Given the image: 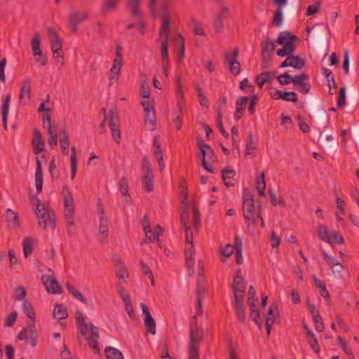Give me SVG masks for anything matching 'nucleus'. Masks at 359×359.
Here are the masks:
<instances>
[{"label":"nucleus","instance_id":"nucleus-28","mask_svg":"<svg viewBox=\"0 0 359 359\" xmlns=\"http://www.w3.org/2000/svg\"><path fill=\"white\" fill-rule=\"evenodd\" d=\"M121 0H104L101 6L100 12L102 15L116 10Z\"/></svg>","mask_w":359,"mask_h":359},{"label":"nucleus","instance_id":"nucleus-30","mask_svg":"<svg viewBox=\"0 0 359 359\" xmlns=\"http://www.w3.org/2000/svg\"><path fill=\"white\" fill-rule=\"evenodd\" d=\"M140 0H128V6L131 12V14L137 20H140L142 17V13L140 11Z\"/></svg>","mask_w":359,"mask_h":359},{"label":"nucleus","instance_id":"nucleus-41","mask_svg":"<svg viewBox=\"0 0 359 359\" xmlns=\"http://www.w3.org/2000/svg\"><path fill=\"white\" fill-rule=\"evenodd\" d=\"M62 195L64 197V207L74 206L72 193L67 186L63 187Z\"/></svg>","mask_w":359,"mask_h":359},{"label":"nucleus","instance_id":"nucleus-2","mask_svg":"<svg viewBox=\"0 0 359 359\" xmlns=\"http://www.w3.org/2000/svg\"><path fill=\"white\" fill-rule=\"evenodd\" d=\"M203 338V334L199 330L196 317L194 316L190 323L189 330V358L188 359H199V344Z\"/></svg>","mask_w":359,"mask_h":359},{"label":"nucleus","instance_id":"nucleus-63","mask_svg":"<svg viewBox=\"0 0 359 359\" xmlns=\"http://www.w3.org/2000/svg\"><path fill=\"white\" fill-rule=\"evenodd\" d=\"M320 5L321 2L318 1L316 4L309 6L306 10V15L310 16L318 12L320 8Z\"/></svg>","mask_w":359,"mask_h":359},{"label":"nucleus","instance_id":"nucleus-48","mask_svg":"<svg viewBox=\"0 0 359 359\" xmlns=\"http://www.w3.org/2000/svg\"><path fill=\"white\" fill-rule=\"evenodd\" d=\"M334 195L335 196V203L337 208V210L340 211L341 215L345 214V206L346 202L345 201L338 196L337 191L336 189L333 191Z\"/></svg>","mask_w":359,"mask_h":359},{"label":"nucleus","instance_id":"nucleus-62","mask_svg":"<svg viewBox=\"0 0 359 359\" xmlns=\"http://www.w3.org/2000/svg\"><path fill=\"white\" fill-rule=\"evenodd\" d=\"M280 243V238L275 231H272L270 237V244L272 248H278Z\"/></svg>","mask_w":359,"mask_h":359},{"label":"nucleus","instance_id":"nucleus-46","mask_svg":"<svg viewBox=\"0 0 359 359\" xmlns=\"http://www.w3.org/2000/svg\"><path fill=\"white\" fill-rule=\"evenodd\" d=\"M5 221L10 224H18V214L11 209H7L5 215Z\"/></svg>","mask_w":359,"mask_h":359},{"label":"nucleus","instance_id":"nucleus-44","mask_svg":"<svg viewBox=\"0 0 359 359\" xmlns=\"http://www.w3.org/2000/svg\"><path fill=\"white\" fill-rule=\"evenodd\" d=\"M22 310L24 313L29 318V320H35V312L30 302L25 300L22 304Z\"/></svg>","mask_w":359,"mask_h":359},{"label":"nucleus","instance_id":"nucleus-53","mask_svg":"<svg viewBox=\"0 0 359 359\" xmlns=\"http://www.w3.org/2000/svg\"><path fill=\"white\" fill-rule=\"evenodd\" d=\"M315 329L318 332H322L324 330V323L319 313H316L313 318Z\"/></svg>","mask_w":359,"mask_h":359},{"label":"nucleus","instance_id":"nucleus-59","mask_svg":"<svg viewBox=\"0 0 359 359\" xmlns=\"http://www.w3.org/2000/svg\"><path fill=\"white\" fill-rule=\"evenodd\" d=\"M119 187L121 194L123 196H128L130 198V196L128 195V180L125 177H122L121 179L119 181Z\"/></svg>","mask_w":359,"mask_h":359},{"label":"nucleus","instance_id":"nucleus-49","mask_svg":"<svg viewBox=\"0 0 359 359\" xmlns=\"http://www.w3.org/2000/svg\"><path fill=\"white\" fill-rule=\"evenodd\" d=\"M294 77L286 72L277 77L278 81L282 86L288 85L290 83H293Z\"/></svg>","mask_w":359,"mask_h":359},{"label":"nucleus","instance_id":"nucleus-25","mask_svg":"<svg viewBox=\"0 0 359 359\" xmlns=\"http://www.w3.org/2000/svg\"><path fill=\"white\" fill-rule=\"evenodd\" d=\"M182 195H183V199L181 203L182 212L180 215L181 224H187L189 222V212H188V204L187 203V190L182 191Z\"/></svg>","mask_w":359,"mask_h":359},{"label":"nucleus","instance_id":"nucleus-45","mask_svg":"<svg viewBox=\"0 0 359 359\" xmlns=\"http://www.w3.org/2000/svg\"><path fill=\"white\" fill-rule=\"evenodd\" d=\"M264 173L262 172L256 180L257 184V189L259 193V195L263 196L265 195V189H266V182L264 180Z\"/></svg>","mask_w":359,"mask_h":359},{"label":"nucleus","instance_id":"nucleus-64","mask_svg":"<svg viewBox=\"0 0 359 359\" xmlns=\"http://www.w3.org/2000/svg\"><path fill=\"white\" fill-rule=\"evenodd\" d=\"M18 317V313L16 311H12L8 316L6 318L4 326L5 327H12Z\"/></svg>","mask_w":359,"mask_h":359},{"label":"nucleus","instance_id":"nucleus-54","mask_svg":"<svg viewBox=\"0 0 359 359\" xmlns=\"http://www.w3.org/2000/svg\"><path fill=\"white\" fill-rule=\"evenodd\" d=\"M64 214H65V218L67 219L68 224H74V206L65 207Z\"/></svg>","mask_w":359,"mask_h":359},{"label":"nucleus","instance_id":"nucleus-15","mask_svg":"<svg viewBox=\"0 0 359 359\" xmlns=\"http://www.w3.org/2000/svg\"><path fill=\"white\" fill-rule=\"evenodd\" d=\"M41 281L48 293L60 294L62 292V288L53 276L43 274L41 276Z\"/></svg>","mask_w":359,"mask_h":359},{"label":"nucleus","instance_id":"nucleus-1","mask_svg":"<svg viewBox=\"0 0 359 359\" xmlns=\"http://www.w3.org/2000/svg\"><path fill=\"white\" fill-rule=\"evenodd\" d=\"M77 328L80 334L86 338L88 346L95 353L100 354V348L98 344L100 334L98 328L92 323H87L81 311H77L75 313Z\"/></svg>","mask_w":359,"mask_h":359},{"label":"nucleus","instance_id":"nucleus-12","mask_svg":"<svg viewBox=\"0 0 359 359\" xmlns=\"http://www.w3.org/2000/svg\"><path fill=\"white\" fill-rule=\"evenodd\" d=\"M109 126L111 132V136L116 143L120 142L121 134L119 128V120L117 109L114 107L109 111Z\"/></svg>","mask_w":359,"mask_h":359},{"label":"nucleus","instance_id":"nucleus-4","mask_svg":"<svg viewBox=\"0 0 359 359\" xmlns=\"http://www.w3.org/2000/svg\"><path fill=\"white\" fill-rule=\"evenodd\" d=\"M185 232V248L184 256L186 258V266L191 269L194 265L195 249L193 243L194 233L198 232V226H184Z\"/></svg>","mask_w":359,"mask_h":359},{"label":"nucleus","instance_id":"nucleus-51","mask_svg":"<svg viewBox=\"0 0 359 359\" xmlns=\"http://www.w3.org/2000/svg\"><path fill=\"white\" fill-rule=\"evenodd\" d=\"M282 7L278 6L275 11L273 23L276 27H280L283 22V11Z\"/></svg>","mask_w":359,"mask_h":359},{"label":"nucleus","instance_id":"nucleus-23","mask_svg":"<svg viewBox=\"0 0 359 359\" xmlns=\"http://www.w3.org/2000/svg\"><path fill=\"white\" fill-rule=\"evenodd\" d=\"M161 25L159 32V38L168 39L170 26V18L167 14L161 15Z\"/></svg>","mask_w":359,"mask_h":359},{"label":"nucleus","instance_id":"nucleus-42","mask_svg":"<svg viewBox=\"0 0 359 359\" xmlns=\"http://www.w3.org/2000/svg\"><path fill=\"white\" fill-rule=\"evenodd\" d=\"M23 253L25 257H28L33 252V243L30 237H26L22 241Z\"/></svg>","mask_w":359,"mask_h":359},{"label":"nucleus","instance_id":"nucleus-26","mask_svg":"<svg viewBox=\"0 0 359 359\" xmlns=\"http://www.w3.org/2000/svg\"><path fill=\"white\" fill-rule=\"evenodd\" d=\"M322 255L327 264L331 267L333 272H341L343 266L340 264L337 259L329 255L327 252H323Z\"/></svg>","mask_w":359,"mask_h":359},{"label":"nucleus","instance_id":"nucleus-24","mask_svg":"<svg viewBox=\"0 0 359 359\" xmlns=\"http://www.w3.org/2000/svg\"><path fill=\"white\" fill-rule=\"evenodd\" d=\"M234 308L238 320L243 324L245 323L246 315L243 299H235Z\"/></svg>","mask_w":359,"mask_h":359},{"label":"nucleus","instance_id":"nucleus-58","mask_svg":"<svg viewBox=\"0 0 359 359\" xmlns=\"http://www.w3.org/2000/svg\"><path fill=\"white\" fill-rule=\"evenodd\" d=\"M282 100L296 103L298 101L297 94L294 91L283 92Z\"/></svg>","mask_w":359,"mask_h":359},{"label":"nucleus","instance_id":"nucleus-34","mask_svg":"<svg viewBox=\"0 0 359 359\" xmlns=\"http://www.w3.org/2000/svg\"><path fill=\"white\" fill-rule=\"evenodd\" d=\"M104 352L107 359H124L121 351L116 348L107 346Z\"/></svg>","mask_w":359,"mask_h":359},{"label":"nucleus","instance_id":"nucleus-8","mask_svg":"<svg viewBox=\"0 0 359 359\" xmlns=\"http://www.w3.org/2000/svg\"><path fill=\"white\" fill-rule=\"evenodd\" d=\"M48 39L50 43V48L55 57L63 58L62 41L57 32L53 29H48Z\"/></svg>","mask_w":359,"mask_h":359},{"label":"nucleus","instance_id":"nucleus-27","mask_svg":"<svg viewBox=\"0 0 359 359\" xmlns=\"http://www.w3.org/2000/svg\"><path fill=\"white\" fill-rule=\"evenodd\" d=\"M10 102H11V95L7 94L5 95L2 106H1V116H2V121H3V125L5 130H7V117L8 114V109L10 106Z\"/></svg>","mask_w":359,"mask_h":359},{"label":"nucleus","instance_id":"nucleus-52","mask_svg":"<svg viewBox=\"0 0 359 359\" xmlns=\"http://www.w3.org/2000/svg\"><path fill=\"white\" fill-rule=\"evenodd\" d=\"M140 264L142 272L151 280V285H154V278L148 264L142 260H140Z\"/></svg>","mask_w":359,"mask_h":359},{"label":"nucleus","instance_id":"nucleus-14","mask_svg":"<svg viewBox=\"0 0 359 359\" xmlns=\"http://www.w3.org/2000/svg\"><path fill=\"white\" fill-rule=\"evenodd\" d=\"M88 18V13L87 11L78 12L73 11L70 13L68 20L69 27L72 33H76L78 31L79 24L83 22Z\"/></svg>","mask_w":359,"mask_h":359},{"label":"nucleus","instance_id":"nucleus-16","mask_svg":"<svg viewBox=\"0 0 359 359\" xmlns=\"http://www.w3.org/2000/svg\"><path fill=\"white\" fill-rule=\"evenodd\" d=\"M309 76L306 74H302L300 75L294 76L293 83L298 86L297 90L301 93L306 95L308 94L311 90V85L309 83Z\"/></svg>","mask_w":359,"mask_h":359},{"label":"nucleus","instance_id":"nucleus-43","mask_svg":"<svg viewBox=\"0 0 359 359\" xmlns=\"http://www.w3.org/2000/svg\"><path fill=\"white\" fill-rule=\"evenodd\" d=\"M144 323L147 331L151 334H156V322L151 315H148L144 318Z\"/></svg>","mask_w":359,"mask_h":359},{"label":"nucleus","instance_id":"nucleus-7","mask_svg":"<svg viewBox=\"0 0 359 359\" xmlns=\"http://www.w3.org/2000/svg\"><path fill=\"white\" fill-rule=\"evenodd\" d=\"M122 46L119 44L116 45V56L113 62V65L110 69L111 75L109 77L110 84L118 79L121 69L123 66Z\"/></svg>","mask_w":359,"mask_h":359},{"label":"nucleus","instance_id":"nucleus-57","mask_svg":"<svg viewBox=\"0 0 359 359\" xmlns=\"http://www.w3.org/2000/svg\"><path fill=\"white\" fill-rule=\"evenodd\" d=\"M295 50V48H292L290 45H287L283 46L282 48L278 49L276 51L277 55L279 57H285L287 55L290 56L292 54Z\"/></svg>","mask_w":359,"mask_h":359},{"label":"nucleus","instance_id":"nucleus-22","mask_svg":"<svg viewBox=\"0 0 359 359\" xmlns=\"http://www.w3.org/2000/svg\"><path fill=\"white\" fill-rule=\"evenodd\" d=\"M249 100L248 97L241 96L236 102V111L234 112V119L238 121L244 114L245 109Z\"/></svg>","mask_w":359,"mask_h":359},{"label":"nucleus","instance_id":"nucleus-20","mask_svg":"<svg viewBox=\"0 0 359 359\" xmlns=\"http://www.w3.org/2000/svg\"><path fill=\"white\" fill-rule=\"evenodd\" d=\"M31 97V79L27 78L23 80L20 93V102L22 104H27Z\"/></svg>","mask_w":359,"mask_h":359},{"label":"nucleus","instance_id":"nucleus-35","mask_svg":"<svg viewBox=\"0 0 359 359\" xmlns=\"http://www.w3.org/2000/svg\"><path fill=\"white\" fill-rule=\"evenodd\" d=\"M72 154L70 156L71 179L73 180L77 172V156L75 147H71Z\"/></svg>","mask_w":359,"mask_h":359},{"label":"nucleus","instance_id":"nucleus-36","mask_svg":"<svg viewBox=\"0 0 359 359\" xmlns=\"http://www.w3.org/2000/svg\"><path fill=\"white\" fill-rule=\"evenodd\" d=\"M53 316L58 320L67 318L68 314L66 307L63 304H56L53 310Z\"/></svg>","mask_w":359,"mask_h":359},{"label":"nucleus","instance_id":"nucleus-9","mask_svg":"<svg viewBox=\"0 0 359 359\" xmlns=\"http://www.w3.org/2000/svg\"><path fill=\"white\" fill-rule=\"evenodd\" d=\"M232 290L235 299H243L245 294V285L244 278L241 275V271L238 269L232 283Z\"/></svg>","mask_w":359,"mask_h":359},{"label":"nucleus","instance_id":"nucleus-47","mask_svg":"<svg viewBox=\"0 0 359 359\" xmlns=\"http://www.w3.org/2000/svg\"><path fill=\"white\" fill-rule=\"evenodd\" d=\"M250 309V318L257 325V326L261 328L260 323V313L259 310L257 308L256 304H254V306H249Z\"/></svg>","mask_w":359,"mask_h":359},{"label":"nucleus","instance_id":"nucleus-21","mask_svg":"<svg viewBox=\"0 0 359 359\" xmlns=\"http://www.w3.org/2000/svg\"><path fill=\"white\" fill-rule=\"evenodd\" d=\"M32 144L33 146V152L35 155H38L45 149V142L42 138L41 132L38 129L34 130Z\"/></svg>","mask_w":359,"mask_h":359},{"label":"nucleus","instance_id":"nucleus-29","mask_svg":"<svg viewBox=\"0 0 359 359\" xmlns=\"http://www.w3.org/2000/svg\"><path fill=\"white\" fill-rule=\"evenodd\" d=\"M222 180L226 187L234 185V177L236 176V171L233 170H228L226 168L222 171Z\"/></svg>","mask_w":359,"mask_h":359},{"label":"nucleus","instance_id":"nucleus-60","mask_svg":"<svg viewBox=\"0 0 359 359\" xmlns=\"http://www.w3.org/2000/svg\"><path fill=\"white\" fill-rule=\"evenodd\" d=\"M337 342L341 346V348L351 358H353V353L351 349L346 345V342L343 340V339L340 337H337Z\"/></svg>","mask_w":359,"mask_h":359},{"label":"nucleus","instance_id":"nucleus-18","mask_svg":"<svg viewBox=\"0 0 359 359\" xmlns=\"http://www.w3.org/2000/svg\"><path fill=\"white\" fill-rule=\"evenodd\" d=\"M304 65V60H303L299 55H290L281 63L280 67L285 68L291 67L296 69H302Z\"/></svg>","mask_w":359,"mask_h":359},{"label":"nucleus","instance_id":"nucleus-56","mask_svg":"<svg viewBox=\"0 0 359 359\" xmlns=\"http://www.w3.org/2000/svg\"><path fill=\"white\" fill-rule=\"evenodd\" d=\"M217 126L219 132L222 134V135L225 138H228L229 136V134L225 130V129L223 126V123H222V113H221V111L219 109L217 110Z\"/></svg>","mask_w":359,"mask_h":359},{"label":"nucleus","instance_id":"nucleus-13","mask_svg":"<svg viewBox=\"0 0 359 359\" xmlns=\"http://www.w3.org/2000/svg\"><path fill=\"white\" fill-rule=\"evenodd\" d=\"M238 56V48H235L231 53L226 52L224 53V58L226 62L228 63L229 71L234 76L238 75L241 71V64L237 59Z\"/></svg>","mask_w":359,"mask_h":359},{"label":"nucleus","instance_id":"nucleus-31","mask_svg":"<svg viewBox=\"0 0 359 359\" xmlns=\"http://www.w3.org/2000/svg\"><path fill=\"white\" fill-rule=\"evenodd\" d=\"M306 340L311 348L316 353H319L320 348L318 339L312 331H308V335L306 336Z\"/></svg>","mask_w":359,"mask_h":359},{"label":"nucleus","instance_id":"nucleus-17","mask_svg":"<svg viewBox=\"0 0 359 359\" xmlns=\"http://www.w3.org/2000/svg\"><path fill=\"white\" fill-rule=\"evenodd\" d=\"M299 42V38L287 31L281 32L276 41V43L279 45L283 46L290 45L294 48H296V43Z\"/></svg>","mask_w":359,"mask_h":359},{"label":"nucleus","instance_id":"nucleus-5","mask_svg":"<svg viewBox=\"0 0 359 359\" xmlns=\"http://www.w3.org/2000/svg\"><path fill=\"white\" fill-rule=\"evenodd\" d=\"M259 208L256 210L254 201H243V217L246 222H249V224H254L261 222V224H264V221L259 215Z\"/></svg>","mask_w":359,"mask_h":359},{"label":"nucleus","instance_id":"nucleus-3","mask_svg":"<svg viewBox=\"0 0 359 359\" xmlns=\"http://www.w3.org/2000/svg\"><path fill=\"white\" fill-rule=\"evenodd\" d=\"M30 203L34 208L39 224H55L56 219L54 212L46 208L41 201L35 196L30 198Z\"/></svg>","mask_w":359,"mask_h":359},{"label":"nucleus","instance_id":"nucleus-61","mask_svg":"<svg viewBox=\"0 0 359 359\" xmlns=\"http://www.w3.org/2000/svg\"><path fill=\"white\" fill-rule=\"evenodd\" d=\"M346 103V88L341 87L339 92V97L337 100V106L339 108H343Z\"/></svg>","mask_w":359,"mask_h":359},{"label":"nucleus","instance_id":"nucleus-40","mask_svg":"<svg viewBox=\"0 0 359 359\" xmlns=\"http://www.w3.org/2000/svg\"><path fill=\"white\" fill-rule=\"evenodd\" d=\"M161 40V59L164 60V63H167V60H169L168 56V39L159 38Z\"/></svg>","mask_w":359,"mask_h":359},{"label":"nucleus","instance_id":"nucleus-19","mask_svg":"<svg viewBox=\"0 0 359 359\" xmlns=\"http://www.w3.org/2000/svg\"><path fill=\"white\" fill-rule=\"evenodd\" d=\"M32 49L33 52V55L36 57H41L42 55V52L41 50V40L40 35L39 33L35 34L34 36L32 42H31ZM35 61L37 62H41L42 66H44L47 63L46 59L41 60L39 57H35Z\"/></svg>","mask_w":359,"mask_h":359},{"label":"nucleus","instance_id":"nucleus-10","mask_svg":"<svg viewBox=\"0 0 359 359\" xmlns=\"http://www.w3.org/2000/svg\"><path fill=\"white\" fill-rule=\"evenodd\" d=\"M141 104L144 111V123L151 130L156 128V113L153 104L149 100H142Z\"/></svg>","mask_w":359,"mask_h":359},{"label":"nucleus","instance_id":"nucleus-32","mask_svg":"<svg viewBox=\"0 0 359 359\" xmlns=\"http://www.w3.org/2000/svg\"><path fill=\"white\" fill-rule=\"evenodd\" d=\"M179 109L172 114V121L177 130H180L182 126L183 115L182 113V104L180 102L177 103Z\"/></svg>","mask_w":359,"mask_h":359},{"label":"nucleus","instance_id":"nucleus-37","mask_svg":"<svg viewBox=\"0 0 359 359\" xmlns=\"http://www.w3.org/2000/svg\"><path fill=\"white\" fill-rule=\"evenodd\" d=\"M235 252H236V262L238 264L243 262L242 256V240L238 236L235 237Z\"/></svg>","mask_w":359,"mask_h":359},{"label":"nucleus","instance_id":"nucleus-55","mask_svg":"<svg viewBox=\"0 0 359 359\" xmlns=\"http://www.w3.org/2000/svg\"><path fill=\"white\" fill-rule=\"evenodd\" d=\"M29 336L38 334L35 326V320H29L26 322V327L24 328Z\"/></svg>","mask_w":359,"mask_h":359},{"label":"nucleus","instance_id":"nucleus-39","mask_svg":"<svg viewBox=\"0 0 359 359\" xmlns=\"http://www.w3.org/2000/svg\"><path fill=\"white\" fill-rule=\"evenodd\" d=\"M142 182L144 186V189L148 191L151 192L154 189V175L153 173H149L148 175H144L142 178Z\"/></svg>","mask_w":359,"mask_h":359},{"label":"nucleus","instance_id":"nucleus-33","mask_svg":"<svg viewBox=\"0 0 359 359\" xmlns=\"http://www.w3.org/2000/svg\"><path fill=\"white\" fill-rule=\"evenodd\" d=\"M276 47V43L271 41L270 39H266L262 43V54L264 57L266 55H270L271 53L275 50Z\"/></svg>","mask_w":359,"mask_h":359},{"label":"nucleus","instance_id":"nucleus-38","mask_svg":"<svg viewBox=\"0 0 359 359\" xmlns=\"http://www.w3.org/2000/svg\"><path fill=\"white\" fill-rule=\"evenodd\" d=\"M66 288L68 292L72 294L76 299H78L83 304H87L86 299L84 297V296L79 291H78L72 284H70L69 283H67Z\"/></svg>","mask_w":359,"mask_h":359},{"label":"nucleus","instance_id":"nucleus-11","mask_svg":"<svg viewBox=\"0 0 359 359\" xmlns=\"http://www.w3.org/2000/svg\"><path fill=\"white\" fill-rule=\"evenodd\" d=\"M163 231L161 226H154V229H151V226H143V231L145 235L144 243H154L156 241L158 245L161 248L159 236L163 234Z\"/></svg>","mask_w":359,"mask_h":359},{"label":"nucleus","instance_id":"nucleus-50","mask_svg":"<svg viewBox=\"0 0 359 359\" xmlns=\"http://www.w3.org/2000/svg\"><path fill=\"white\" fill-rule=\"evenodd\" d=\"M257 301V292L255 287L252 285L249 287L248 292V304L249 306H254V304H256V302Z\"/></svg>","mask_w":359,"mask_h":359},{"label":"nucleus","instance_id":"nucleus-6","mask_svg":"<svg viewBox=\"0 0 359 359\" xmlns=\"http://www.w3.org/2000/svg\"><path fill=\"white\" fill-rule=\"evenodd\" d=\"M317 235L322 241L327 242L332 246L344 243V238L341 234L327 231L326 226H319Z\"/></svg>","mask_w":359,"mask_h":359}]
</instances>
